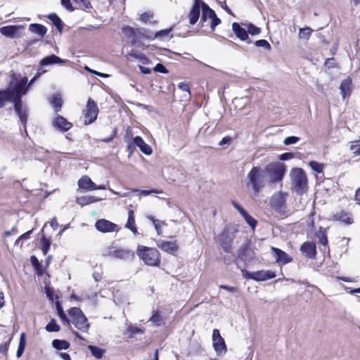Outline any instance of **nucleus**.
<instances>
[{"mask_svg": "<svg viewBox=\"0 0 360 360\" xmlns=\"http://www.w3.org/2000/svg\"><path fill=\"white\" fill-rule=\"evenodd\" d=\"M309 165L311 169L317 173H322L324 165L322 163H319L316 161H310L309 162Z\"/></svg>", "mask_w": 360, "mask_h": 360, "instance_id": "45", "label": "nucleus"}, {"mask_svg": "<svg viewBox=\"0 0 360 360\" xmlns=\"http://www.w3.org/2000/svg\"><path fill=\"white\" fill-rule=\"evenodd\" d=\"M127 151L129 152V157H130L134 150H136V146L135 145L134 141L132 142L127 141Z\"/></svg>", "mask_w": 360, "mask_h": 360, "instance_id": "59", "label": "nucleus"}, {"mask_svg": "<svg viewBox=\"0 0 360 360\" xmlns=\"http://www.w3.org/2000/svg\"><path fill=\"white\" fill-rule=\"evenodd\" d=\"M243 276L245 278H250L257 281H263L276 277V274L270 270H261L255 272H250L245 269H242Z\"/></svg>", "mask_w": 360, "mask_h": 360, "instance_id": "10", "label": "nucleus"}, {"mask_svg": "<svg viewBox=\"0 0 360 360\" xmlns=\"http://www.w3.org/2000/svg\"><path fill=\"white\" fill-rule=\"evenodd\" d=\"M67 60H63L55 54L48 56L40 61V65L46 66L56 63H65Z\"/></svg>", "mask_w": 360, "mask_h": 360, "instance_id": "26", "label": "nucleus"}, {"mask_svg": "<svg viewBox=\"0 0 360 360\" xmlns=\"http://www.w3.org/2000/svg\"><path fill=\"white\" fill-rule=\"evenodd\" d=\"M153 70L156 72H160L166 74L168 72L167 69L165 68L164 65L162 63H158L153 68Z\"/></svg>", "mask_w": 360, "mask_h": 360, "instance_id": "58", "label": "nucleus"}, {"mask_svg": "<svg viewBox=\"0 0 360 360\" xmlns=\"http://www.w3.org/2000/svg\"><path fill=\"white\" fill-rule=\"evenodd\" d=\"M272 252L275 255L276 262L281 264H286L292 261V258L282 250L271 247Z\"/></svg>", "mask_w": 360, "mask_h": 360, "instance_id": "15", "label": "nucleus"}, {"mask_svg": "<svg viewBox=\"0 0 360 360\" xmlns=\"http://www.w3.org/2000/svg\"><path fill=\"white\" fill-rule=\"evenodd\" d=\"M88 349L91 352V354L96 359H101L105 350L101 347L94 345H89Z\"/></svg>", "mask_w": 360, "mask_h": 360, "instance_id": "38", "label": "nucleus"}, {"mask_svg": "<svg viewBox=\"0 0 360 360\" xmlns=\"http://www.w3.org/2000/svg\"><path fill=\"white\" fill-rule=\"evenodd\" d=\"M237 232L236 227L233 225H227L217 236V241L224 252L231 253L232 252V245Z\"/></svg>", "mask_w": 360, "mask_h": 360, "instance_id": "2", "label": "nucleus"}, {"mask_svg": "<svg viewBox=\"0 0 360 360\" xmlns=\"http://www.w3.org/2000/svg\"><path fill=\"white\" fill-rule=\"evenodd\" d=\"M45 292L46 294L48 299L50 301L53 302L54 300V298L58 300L59 297L58 295L54 296V292L52 288L49 287H45Z\"/></svg>", "mask_w": 360, "mask_h": 360, "instance_id": "53", "label": "nucleus"}, {"mask_svg": "<svg viewBox=\"0 0 360 360\" xmlns=\"http://www.w3.org/2000/svg\"><path fill=\"white\" fill-rule=\"evenodd\" d=\"M231 142V138L229 136H224L219 143V145L223 146L224 145H229Z\"/></svg>", "mask_w": 360, "mask_h": 360, "instance_id": "64", "label": "nucleus"}, {"mask_svg": "<svg viewBox=\"0 0 360 360\" xmlns=\"http://www.w3.org/2000/svg\"><path fill=\"white\" fill-rule=\"evenodd\" d=\"M8 94L7 89L0 90V108H3L6 102H8L10 98Z\"/></svg>", "mask_w": 360, "mask_h": 360, "instance_id": "46", "label": "nucleus"}, {"mask_svg": "<svg viewBox=\"0 0 360 360\" xmlns=\"http://www.w3.org/2000/svg\"><path fill=\"white\" fill-rule=\"evenodd\" d=\"M51 104L56 108V110L58 112L60 110L62 107L63 101L60 97L57 96H53L51 100Z\"/></svg>", "mask_w": 360, "mask_h": 360, "instance_id": "49", "label": "nucleus"}, {"mask_svg": "<svg viewBox=\"0 0 360 360\" xmlns=\"http://www.w3.org/2000/svg\"><path fill=\"white\" fill-rule=\"evenodd\" d=\"M256 258L255 248L252 245L250 240H246L238 249L235 262L238 267H240V262H243L245 266L247 263L252 262Z\"/></svg>", "mask_w": 360, "mask_h": 360, "instance_id": "3", "label": "nucleus"}, {"mask_svg": "<svg viewBox=\"0 0 360 360\" xmlns=\"http://www.w3.org/2000/svg\"><path fill=\"white\" fill-rule=\"evenodd\" d=\"M76 4L82 6L84 9L91 8V4L89 0H73Z\"/></svg>", "mask_w": 360, "mask_h": 360, "instance_id": "57", "label": "nucleus"}, {"mask_svg": "<svg viewBox=\"0 0 360 360\" xmlns=\"http://www.w3.org/2000/svg\"><path fill=\"white\" fill-rule=\"evenodd\" d=\"M150 321L153 323H156L157 326H160L162 321V319L160 316L159 312L155 311L150 319Z\"/></svg>", "mask_w": 360, "mask_h": 360, "instance_id": "54", "label": "nucleus"}, {"mask_svg": "<svg viewBox=\"0 0 360 360\" xmlns=\"http://www.w3.org/2000/svg\"><path fill=\"white\" fill-rule=\"evenodd\" d=\"M122 32L129 39L130 43L132 45H135L138 43L139 39H137V28L134 29L129 25H125L122 27Z\"/></svg>", "mask_w": 360, "mask_h": 360, "instance_id": "21", "label": "nucleus"}, {"mask_svg": "<svg viewBox=\"0 0 360 360\" xmlns=\"http://www.w3.org/2000/svg\"><path fill=\"white\" fill-rule=\"evenodd\" d=\"M143 333V330L141 328L133 325H129L124 333V335L128 338H132L137 334Z\"/></svg>", "mask_w": 360, "mask_h": 360, "instance_id": "32", "label": "nucleus"}, {"mask_svg": "<svg viewBox=\"0 0 360 360\" xmlns=\"http://www.w3.org/2000/svg\"><path fill=\"white\" fill-rule=\"evenodd\" d=\"M300 137L295 136H288L283 140V144L289 146L295 144L300 141Z\"/></svg>", "mask_w": 360, "mask_h": 360, "instance_id": "52", "label": "nucleus"}, {"mask_svg": "<svg viewBox=\"0 0 360 360\" xmlns=\"http://www.w3.org/2000/svg\"><path fill=\"white\" fill-rule=\"evenodd\" d=\"M41 243L43 254L46 255L50 249L51 240L50 239L46 238L45 236H43L41 238Z\"/></svg>", "mask_w": 360, "mask_h": 360, "instance_id": "43", "label": "nucleus"}, {"mask_svg": "<svg viewBox=\"0 0 360 360\" xmlns=\"http://www.w3.org/2000/svg\"><path fill=\"white\" fill-rule=\"evenodd\" d=\"M243 25L247 27L248 34H250L254 36L261 33V29L252 23H243Z\"/></svg>", "mask_w": 360, "mask_h": 360, "instance_id": "41", "label": "nucleus"}, {"mask_svg": "<svg viewBox=\"0 0 360 360\" xmlns=\"http://www.w3.org/2000/svg\"><path fill=\"white\" fill-rule=\"evenodd\" d=\"M340 89L343 98L350 96L352 92V79L350 77H347L342 81Z\"/></svg>", "mask_w": 360, "mask_h": 360, "instance_id": "24", "label": "nucleus"}, {"mask_svg": "<svg viewBox=\"0 0 360 360\" xmlns=\"http://www.w3.org/2000/svg\"><path fill=\"white\" fill-rule=\"evenodd\" d=\"M18 27L15 25L4 26L0 28V32L6 37H13L18 31Z\"/></svg>", "mask_w": 360, "mask_h": 360, "instance_id": "34", "label": "nucleus"}, {"mask_svg": "<svg viewBox=\"0 0 360 360\" xmlns=\"http://www.w3.org/2000/svg\"><path fill=\"white\" fill-rule=\"evenodd\" d=\"M210 20V26L213 31L215 27L221 23V20L217 16L216 13H214Z\"/></svg>", "mask_w": 360, "mask_h": 360, "instance_id": "55", "label": "nucleus"}, {"mask_svg": "<svg viewBox=\"0 0 360 360\" xmlns=\"http://www.w3.org/2000/svg\"><path fill=\"white\" fill-rule=\"evenodd\" d=\"M98 112L97 104L92 98H89L84 110V124L88 125L94 122L97 119Z\"/></svg>", "mask_w": 360, "mask_h": 360, "instance_id": "9", "label": "nucleus"}, {"mask_svg": "<svg viewBox=\"0 0 360 360\" xmlns=\"http://www.w3.org/2000/svg\"><path fill=\"white\" fill-rule=\"evenodd\" d=\"M265 170L269 174L270 181L277 183L283 180L286 172V166L282 162H276L266 165Z\"/></svg>", "mask_w": 360, "mask_h": 360, "instance_id": "8", "label": "nucleus"}, {"mask_svg": "<svg viewBox=\"0 0 360 360\" xmlns=\"http://www.w3.org/2000/svg\"><path fill=\"white\" fill-rule=\"evenodd\" d=\"M202 16L200 18V23L202 24V27L206 26L205 23L207 21L208 19H211L214 14L215 13L214 11L207 4L203 1L202 5Z\"/></svg>", "mask_w": 360, "mask_h": 360, "instance_id": "20", "label": "nucleus"}, {"mask_svg": "<svg viewBox=\"0 0 360 360\" xmlns=\"http://www.w3.org/2000/svg\"><path fill=\"white\" fill-rule=\"evenodd\" d=\"M231 26L234 34L240 40L245 41L248 44L252 43V41L250 39V37L248 34L247 30L242 27L239 23L233 22Z\"/></svg>", "mask_w": 360, "mask_h": 360, "instance_id": "17", "label": "nucleus"}, {"mask_svg": "<svg viewBox=\"0 0 360 360\" xmlns=\"http://www.w3.org/2000/svg\"><path fill=\"white\" fill-rule=\"evenodd\" d=\"M125 227L131 230L134 234L137 233L138 232L137 228L136 227L135 225L134 212L132 210H130L128 212V219Z\"/></svg>", "mask_w": 360, "mask_h": 360, "instance_id": "30", "label": "nucleus"}, {"mask_svg": "<svg viewBox=\"0 0 360 360\" xmlns=\"http://www.w3.org/2000/svg\"><path fill=\"white\" fill-rule=\"evenodd\" d=\"M95 227L101 233H111L119 231L118 225L105 219L97 220Z\"/></svg>", "mask_w": 360, "mask_h": 360, "instance_id": "12", "label": "nucleus"}, {"mask_svg": "<svg viewBox=\"0 0 360 360\" xmlns=\"http://www.w3.org/2000/svg\"><path fill=\"white\" fill-rule=\"evenodd\" d=\"M213 347L218 356L226 352V345L224 339L214 340Z\"/></svg>", "mask_w": 360, "mask_h": 360, "instance_id": "29", "label": "nucleus"}, {"mask_svg": "<svg viewBox=\"0 0 360 360\" xmlns=\"http://www.w3.org/2000/svg\"><path fill=\"white\" fill-rule=\"evenodd\" d=\"M203 4L202 0H195L192 6V8L188 15L189 18V23L191 25H195L199 20L200 15V9Z\"/></svg>", "mask_w": 360, "mask_h": 360, "instance_id": "13", "label": "nucleus"}, {"mask_svg": "<svg viewBox=\"0 0 360 360\" xmlns=\"http://www.w3.org/2000/svg\"><path fill=\"white\" fill-rule=\"evenodd\" d=\"M78 186L81 189L86 191H93L96 190V184L94 183L89 176H83L78 181Z\"/></svg>", "mask_w": 360, "mask_h": 360, "instance_id": "23", "label": "nucleus"}, {"mask_svg": "<svg viewBox=\"0 0 360 360\" xmlns=\"http://www.w3.org/2000/svg\"><path fill=\"white\" fill-rule=\"evenodd\" d=\"M285 197L281 193L275 194L271 199V206L277 212H281L285 208Z\"/></svg>", "mask_w": 360, "mask_h": 360, "instance_id": "14", "label": "nucleus"}, {"mask_svg": "<svg viewBox=\"0 0 360 360\" xmlns=\"http://www.w3.org/2000/svg\"><path fill=\"white\" fill-rule=\"evenodd\" d=\"M162 193V191H159L158 190H156V189L141 190L140 191V193L145 196L148 195L152 193Z\"/></svg>", "mask_w": 360, "mask_h": 360, "instance_id": "63", "label": "nucleus"}, {"mask_svg": "<svg viewBox=\"0 0 360 360\" xmlns=\"http://www.w3.org/2000/svg\"><path fill=\"white\" fill-rule=\"evenodd\" d=\"M68 314L72 319V323L79 330L87 332L90 324L88 323L87 318L85 316L80 308L71 307L68 310Z\"/></svg>", "mask_w": 360, "mask_h": 360, "instance_id": "6", "label": "nucleus"}, {"mask_svg": "<svg viewBox=\"0 0 360 360\" xmlns=\"http://www.w3.org/2000/svg\"><path fill=\"white\" fill-rule=\"evenodd\" d=\"M157 245L162 251L171 255H174L178 250V245L176 241H167L160 240L158 241Z\"/></svg>", "mask_w": 360, "mask_h": 360, "instance_id": "16", "label": "nucleus"}, {"mask_svg": "<svg viewBox=\"0 0 360 360\" xmlns=\"http://www.w3.org/2000/svg\"><path fill=\"white\" fill-rule=\"evenodd\" d=\"M319 238V243L323 245H327L328 244V238L326 233L324 231H320L317 235Z\"/></svg>", "mask_w": 360, "mask_h": 360, "instance_id": "56", "label": "nucleus"}, {"mask_svg": "<svg viewBox=\"0 0 360 360\" xmlns=\"http://www.w3.org/2000/svg\"><path fill=\"white\" fill-rule=\"evenodd\" d=\"M117 134V128L115 127L112 131V134L110 135V136H109L108 138L103 139L101 140V141L105 142V143H110L116 136Z\"/></svg>", "mask_w": 360, "mask_h": 360, "instance_id": "60", "label": "nucleus"}, {"mask_svg": "<svg viewBox=\"0 0 360 360\" xmlns=\"http://www.w3.org/2000/svg\"><path fill=\"white\" fill-rule=\"evenodd\" d=\"M8 92L9 93V100L8 102H13L14 105V110L15 113L18 115L19 120L22 124L24 129L26 131V123L27 120V108L22 107V94L13 93L10 91L9 89H7Z\"/></svg>", "mask_w": 360, "mask_h": 360, "instance_id": "5", "label": "nucleus"}, {"mask_svg": "<svg viewBox=\"0 0 360 360\" xmlns=\"http://www.w3.org/2000/svg\"><path fill=\"white\" fill-rule=\"evenodd\" d=\"M108 255L113 257L117 259L123 260H133L135 257L134 252L131 250L122 248L118 249L113 246L108 248Z\"/></svg>", "mask_w": 360, "mask_h": 360, "instance_id": "11", "label": "nucleus"}, {"mask_svg": "<svg viewBox=\"0 0 360 360\" xmlns=\"http://www.w3.org/2000/svg\"><path fill=\"white\" fill-rule=\"evenodd\" d=\"M300 251L307 257L314 259L316 255V247L312 242H305L300 247Z\"/></svg>", "mask_w": 360, "mask_h": 360, "instance_id": "18", "label": "nucleus"}, {"mask_svg": "<svg viewBox=\"0 0 360 360\" xmlns=\"http://www.w3.org/2000/svg\"><path fill=\"white\" fill-rule=\"evenodd\" d=\"M291 189L297 195H302L307 191L308 180L304 170L302 168H292L290 172Z\"/></svg>", "mask_w": 360, "mask_h": 360, "instance_id": "1", "label": "nucleus"}, {"mask_svg": "<svg viewBox=\"0 0 360 360\" xmlns=\"http://www.w3.org/2000/svg\"><path fill=\"white\" fill-rule=\"evenodd\" d=\"M350 150L354 155H360V140L352 141Z\"/></svg>", "mask_w": 360, "mask_h": 360, "instance_id": "48", "label": "nucleus"}, {"mask_svg": "<svg viewBox=\"0 0 360 360\" xmlns=\"http://www.w3.org/2000/svg\"><path fill=\"white\" fill-rule=\"evenodd\" d=\"M136 253L139 258L148 266H158L160 262V252L155 248L139 245Z\"/></svg>", "mask_w": 360, "mask_h": 360, "instance_id": "4", "label": "nucleus"}, {"mask_svg": "<svg viewBox=\"0 0 360 360\" xmlns=\"http://www.w3.org/2000/svg\"><path fill=\"white\" fill-rule=\"evenodd\" d=\"M172 30L173 26L167 29L160 30L157 32L155 34H153L154 39H162L165 37H167Z\"/></svg>", "mask_w": 360, "mask_h": 360, "instance_id": "47", "label": "nucleus"}, {"mask_svg": "<svg viewBox=\"0 0 360 360\" xmlns=\"http://www.w3.org/2000/svg\"><path fill=\"white\" fill-rule=\"evenodd\" d=\"M27 78L26 77H22L18 82H17L12 89L10 91L13 93L25 94H26L28 86H27Z\"/></svg>", "mask_w": 360, "mask_h": 360, "instance_id": "25", "label": "nucleus"}, {"mask_svg": "<svg viewBox=\"0 0 360 360\" xmlns=\"http://www.w3.org/2000/svg\"><path fill=\"white\" fill-rule=\"evenodd\" d=\"M48 18L56 26L59 32H62L63 29V23L56 13H51L48 15Z\"/></svg>", "mask_w": 360, "mask_h": 360, "instance_id": "36", "label": "nucleus"}, {"mask_svg": "<svg viewBox=\"0 0 360 360\" xmlns=\"http://www.w3.org/2000/svg\"><path fill=\"white\" fill-rule=\"evenodd\" d=\"M45 329L46 331L52 333V332H58L60 330V326L56 323V319H52L50 322L46 326Z\"/></svg>", "mask_w": 360, "mask_h": 360, "instance_id": "42", "label": "nucleus"}, {"mask_svg": "<svg viewBox=\"0 0 360 360\" xmlns=\"http://www.w3.org/2000/svg\"><path fill=\"white\" fill-rule=\"evenodd\" d=\"M153 18V13L151 12L143 13L140 18V20L144 23L155 24L156 21H151Z\"/></svg>", "mask_w": 360, "mask_h": 360, "instance_id": "44", "label": "nucleus"}, {"mask_svg": "<svg viewBox=\"0 0 360 360\" xmlns=\"http://www.w3.org/2000/svg\"><path fill=\"white\" fill-rule=\"evenodd\" d=\"M313 30L309 27L300 28L299 32V38L307 41L311 35Z\"/></svg>", "mask_w": 360, "mask_h": 360, "instance_id": "40", "label": "nucleus"}, {"mask_svg": "<svg viewBox=\"0 0 360 360\" xmlns=\"http://www.w3.org/2000/svg\"><path fill=\"white\" fill-rule=\"evenodd\" d=\"M70 346V342L65 340L55 339L52 341V347L57 350L68 349Z\"/></svg>", "mask_w": 360, "mask_h": 360, "instance_id": "35", "label": "nucleus"}, {"mask_svg": "<svg viewBox=\"0 0 360 360\" xmlns=\"http://www.w3.org/2000/svg\"><path fill=\"white\" fill-rule=\"evenodd\" d=\"M243 218L245 220L246 223L252 228V229H255L257 224V221L255 219H254L248 213L247 214V215L244 216Z\"/></svg>", "mask_w": 360, "mask_h": 360, "instance_id": "50", "label": "nucleus"}, {"mask_svg": "<svg viewBox=\"0 0 360 360\" xmlns=\"http://www.w3.org/2000/svg\"><path fill=\"white\" fill-rule=\"evenodd\" d=\"M134 142L136 147L139 148V149L143 154L149 155L152 153L153 150L151 147L148 144H147L141 136H136V137H134Z\"/></svg>", "mask_w": 360, "mask_h": 360, "instance_id": "22", "label": "nucleus"}, {"mask_svg": "<svg viewBox=\"0 0 360 360\" xmlns=\"http://www.w3.org/2000/svg\"><path fill=\"white\" fill-rule=\"evenodd\" d=\"M29 30L32 33L37 34L41 38L44 37L47 32V28L44 25L38 23L30 24L29 25Z\"/></svg>", "mask_w": 360, "mask_h": 360, "instance_id": "28", "label": "nucleus"}, {"mask_svg": "<svg viewBox=\"0 0 360 360\" xmlns=\"http://www.w3.org/2000/svg\"><path fill=\"white\" fill-rule=\"evenodd\" d=\"M255 45L257 47H263L269 51L271 48L270 44L266 39H259L255 42Z\"/></svg>", "mask_w": 360, "mask_h": 360, "instance_id": "51", "label": "nucleus"}, {"mask_svg": "<svg viewBox=\"0 0 360 360\" xmlns=\"http://www.w3.org/2000/svg\"><path fill=\"white\" fill-rule=\"evenodd\" d=\"M25 346H26L25 334L24 333H22L20 336L19 345H18L17 352H16V356L18 358H20L22 356V355L25 351Z\"/></svg>", "mask_w": 360, "mask_h": 360, "instance_id": "37", "label": "nucleus"}, {"mask_svg": "<svg viewBox=\"0 0 360 360\" xmlns=\"http://www.w3.org/2000/svg\"><path fill=\"white\" fill-rule=\"evenodd\" d=\"M102 199L103 198H97L96 196L85 195L77 198L76 202L81 206H85L94 202L101 201Z\"/></svg>", "mask_w": 360, "mask_h": 360, "instance_id": "27", "label": "nucleus"}, {"mask_svg": "<svg viewBox=\"0 0 360 360\" xmlns=\"http://www.w3.org/2000/svg\"><path fill=\"white\" fill-rule=\"evenodd\" d=\"M294 157H295L294 153L288 152V153H284L280 155L279 159L281 160H288L293 158Z\"/></svg>", "mask_w": 360, "mask_h": 360, "instance_id": "62", "label": "nucleus"}, {"mask_svg": "<svg viewBox=\"0 0 360 360\" xmlns=\"http://www.w3.org/2000/svg\"><path fill=\"white\" fill-rule=\"evenodd\" d=\"M248 179L255 193L264 186V171L261 167H253L248 174Z\"/></svg>", "mask_w": 360, "mask_h": 360, "instance_id": "7", "label": "nucleus"}, {"mask_svg": "<svg viewBox=\"0 0 360 360\" xmlns=\"http://www.w3.org/2000/svg\"><path fill=\"white\" fill-rule=\"evenodd\" d=\"M30 262H31L32 266L34 267V269H35V271H37V274L39 276L43 275L44 271H43L42 266H41V263L39 262V261L38 260V259L35 256H34V255L31 256Z\"/></svg>", "mask_w": 360, "mask_h": 360, "instance_id": "39", "label": "nucleus"}, {"mask_svg": "<svg viewBox=\"0 0 360 360\" xmlns=\"http://www.w3.org/2000/svg\"><path fill=\"white\" fill-rule=\"evenodd\" d=\"M334 219L340 221L345 224H351L353 223V219L350 214L344 211H341L340 213H337L334 215Z\"/></svg>", "mask_w": 360, "mask_h": 360, "instance_id": "31", "label": "nucleus"}, {"mask_svg": "<svg viewBox=\"0 0 360 360\" xmlns=\"http://www.w3.org/2000/svg\"><path fill=\"white\" fill-rule=\"evenodd\" d=\"M143 38L148 40H153V32L148 29L140 27L137 28V39Z\"/></svg>", "mask_w": 360, "mask_h": 360, "instance_id": "33", "label": "nucleus"}, {"mask_svg": "<svg viewBox=\"0 0 360 360\" xmlns=\"http://www.w3.org/2000/svg\"><path fill=\"white\" fill-rule=\"evenodd\" d=\"M61 4L69 11H73L74 8L72 6L70 0H61Z\"/></svg>", "mask_w": 360, "mask_h": 360, "instance_id": "61", "label": "nucleus"}, {"mask_svg": "<svg viewBox=\"0 0 360 360\" xmlns=\"http://www.w3.org/2000/svg\"><path fill=\"white\" fill-rule=\"evenodd\" d=\"M53 125L55 128L62 131H67L72 127V124L61 115H58L56 117L53 122Z\"/></svg>", "mask_w": 360, "mask_h": 360, "instance_id": "19", "label": "nucleus"}]
</instances>
